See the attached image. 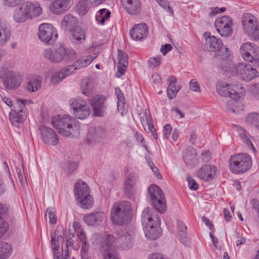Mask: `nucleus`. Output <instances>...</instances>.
I'll list each match as a JSON object with an SVG mask.
<instances>
[{
	"label": "nucleus",
	"instance_id": "f257e3e1",
	"mask_svg": "<svg viewBox=\"0 0 259 259\" xmlns=\"http://www.w3.org/2000/svg\"><path fill=\"white\" fill-rule=\"evenodd\" d=\"M44 55L52 63H55L62 62L69 63L77 57V54L74 50L66 48L62 45H56L52 49H46Z\"/></svg>",
	"mask_w": 259,
	"mask_h": 259
},
{
	"label": "nucleus",
	"instance_id": "f03ea898",
	"mask_svg": "<svg viewBox=\"0 0 259 259\" xmlns=\"http://www.w3.org/2000/svg\"><path fill=\"white\" fill-rule=\"evenodd\" d=\"M223 69L230 72L233 75L239 76L243 80L249 81L259 76L257 70L253 68L250 64L239 63L235 65L232 62H229L227 65H224Z\"/></svg>",
	"mask_w": 259,
	"mask_h": 259
},
{
	"label": "nucleus",
	"instance_id": "7ed1b4c3",
	"mask_svg": "<svg viewBox=\"0 0 259 259\" xmlns=\"http://www.w3.org/2000/svg\"><path fill=\"white\" fill-rule=\"evenodd\" d=\"M229 167L232 172L241 174L248 171L252 166V159L246 153L232 155L229 159Z\"/></svg>",
	"mask_w": 259,
	"mask_h": 259
},
{
	"label": "nucleus",
	"instance_id": "20e7f679",
	"mask_svg": "<svg viewBox=\"0 0 259 259\" xmlns=\"http://www.w3.org/2000/svg\"><path fill=\"white\" fill-rule=\"evenodd\" d=\"M205 48L209 52H217L215 56L220 59L227 60L230 56L228 49L224 46L221 39L213 35L205 41Z\"/></svg>",
	"mask_w": 259,
	"mask_h": 259
},
{
	"label": "nucleus",
	"instance_id": "39448f33",
	"mask_svg": "<svg viewBox=\"0 0 259 259\" xmlns=\"http://www.w3.org/2000/svg\"><path fill=\"white\" fill-rule=\"evenodd\" d=\"M148 191L153 207L159 212L164 213L166 208V205L162 190L158 186L152 185L148 188Z\"/></svg>",
	"mask_w": 259,
	"mask_h": 259
},
{
	"label": "nucleus",
	"instance_id": "423d86ee",
	"mask_svg": "<svg viewBox=\"0 0 259 259\" xmlns=\"http://www.w3.org/2000/svg\"><path fill=\"white\" fill-rule=\"evenodd\" d=\"M131 208V203L128 201H122L116 203L111 211L112 222L118 225L123 224L127 219Z\"/></svg>",
	"mask_w": 259,
	"mask_h": 259
},
{
	"label": "nucleus",
	"instance_id": "0eeeda50",
	"mask_svg": "<svg viewBox=\"0 0 259 259\" xmlns=\"http://www.w3.org/2000/svg\"><path fill=\"white\" fill-rule=\"evenodd\" d=\"M30 100L18 98L15 101V106L9 113V118L12 124L17 125L23 122L26 118L25 105L30 104Z\"/></svg>",
	"mask_w": 259,
	"mask_h": 259
},
{
	"label": "nucleus",
	"instance_id": "6e6552de",
	"mask_svg": "<svg viewBox=\"0 0 259 259\" xmlns=\"http://www.w3.org/2000/svg\"><path fill=\"white\" fill-rule=\"evenodd\" d=\"M242 23L244 31L254 40L259 39L258 25L256 18L250 13H246L242 17Z\"/></svg>",
	"mask_w": 259,
	"mask_h": 259
},
{
	"label": "nucleus",
	"instance_id": "1a4fd4ad",
	"mask_svg": "<svg viewBox=\"0 0 259 259\" xmlns=\"http://www.w3.org/2000/svg\"><path fill=\"white\" fill-rule=\"evenodd\" d=\"M218 93L223 97H242L245 95V89L242 85H231L228 84L217 86Z\"/></svg>",
	"mask_w": 259,
	"mask_h": 259
},
{
	"label": "nucleus",
	"instance_id": "9d476101",
	"mask_svg": "<svg viewBox=\"0 0 259 259\" xmlns=\"http://www.w3.org/2000/svg\"><path fill=\"white\" fill-rule=\"evenodd\" d=\"M70 107L74 116L80 119L87 118L90 114V108L86 101L81 98H74L70 101Z\"/></svg>",
	"mask_w": 259,
	"mask_h": 259
},
{
	"label": "nucleus",
	"instance_id": "9b49d317",
	"mask_svg": "<svg viewBox=\"0 0 259 259\" xmlns=\"http://www.w3.org/2000/svg\"><path fill=\"white\" fill-rule=\"evenodd\" d=\"M0 77L4 87L8 90L17 89L21 84L20 76L15 72L10 70H2Z\"/></svg>",
	"mask_w": 259,
	"mask_h": 259
},
{
	"label": "nucleus",
	"instance_id": "f8f14e48",
	"mask_svg": "<svg viewBox=\"0 0 259 259\" xmlns=\"http://www.w3.org/2000/svg\"><path fill=\"white\" fill-rule=\"evenodd\" d=\"M214 25L218 33L223 37H229L232 34V21L231 17L225 15L217 18Z\"/></svg>",
	"mask_w": 259,
	"mask_h": 259
},
{
	"label": "nucleus",
	"instance_id": "ddd939ff",
	"mask_svg": "<svg viewBox=\"0 0 259 259\" xmlns=\"http://www.w3.org/2000/svg\"><path fill=\"white\" fill-rule=\"evenodd\" d=\"M63 123H64L63 116L57 115L52 118V124L54 127L58 130L60 135L64 137H70L71 135L75 137L79 134L80 127L78 123H74V127L72 130V131L65 130L62 128V126H63Z\"/></svg>",
	"mask_w": 259,
	"mask_h": 259
},
{
	"label": "nucleus",
	"instance_id": "4468645a",
	"mask_svg": "<svg viewBox=\"0 0 259 259\" xmlns=\"http://www.w3.org/2000/svg\"><path fill=\"white\" fill-rule=\"evenodd\" d=\"M38 35L40 40L47 44H52L54 39L57 37L56 30L49 23H44L39 26Z\"/></svg>",
	"mask_w": 259,
	"mask_h": 259
},
{
	"label": "nucleus",
	"instance_id": "2eb2a0df",
	"mask_svg": "<svg viewBox=\"0 0 259 259\" xmlns=\"http://www.w3.org/2000/svg\"><path fill=\"white\" fill-rule=\"evenodd\" d=\"M41 139L46 144L55 146L59 142V137L55 132L50 127L41 125L39 127Z\"/></svg>",
	"mask_w": 259,
	"mask_h": 259
},
{
	"label": "nucleus",
	"instance_id": "dca6fc26",
	"mask_svg": "<svg viewBox=\"0 0 259 259\" xmlns=\"http://www.w3.org/2000/svg\"><path fill=\"white\" fill-rule=\"evenodd\" d=\"M117 238V247L123 249H129L133 246L134 243V233L132 231L118 232Z\"/></svg>",
	"mask_w": 259,
	"mask_h": 259
},
{
	"label": "nucleus",
	"instance_id": "f3484780",
	"mask_svg": "<svg viewBox=\"0 0 259 259\" xmlns=\"http://www.w3.org/2000/svg\"><path fill=\"white\" fill-rule=\"evenodd\" d=\"M72 0H54L50 6V11L56 15L66 12L71 6Z\"/></svg>",
	"mask_w": 259,
	"mask_h": 259
},
{
	"label": "nucleus",
	"instance_id": "a211bd4d",
	"mask_svg": "<svg viewBox=\"0 0 259 259\" xmlns=\"http://www.w3.org/2000/svg\"><path fill=\"white\" fill-rule=\"evenodd\" d=\"M148 28L145 23L135 25L130 31V35L133 39L141 40L147 36Z\"/></svg>",
	"mask_w": 259,
	"mask_h": 259
},
{
	"label": "nucleus",
	"instance_id": "6ab92c4d",
	"mask_svg": "<svg viewBox=\"0 0 259 259\" xmlns=\"http://www.w3.org/2000/svg\"><path fill=\"white\" fill-rule=\"evenodd\" d=\"M216 171L215 166L205 165L198 170L197 175L200 179L204 181H210L213 179Z\"/></svg>",
	"mask_w": 259,
	"mask_h": 259
},
{
	"label": "nucleus",
	"instance_id": "aec40b11",
	"mask_svg": "<svg viewBox=\"0 0 259 259\" xmlns=\"http://www.w3.org/2000/svg\"><path fill=\"white\" fill-rule=\"evenodd\" d=\"M106 135V130L105 128L101 126H97L90 127L87 138L90 142H94L104 138Z\"/></svg>",
	"mask_w": 259,
	"mask_h": 259
},
{
	"label": "nucleus",
	"instance_id": "412c9836",
	"mask_svg": "<svg viewBox=\"0 0 259 259\" xmlns=\"http://www.w3.org/2000/svg\"><path fill=\"white\" fill-rule=\"evenodd\" d=\"M141 217L142 223L144 227L158 222V215L153 208L148 207L145 208L142 213Z\"/></svg>",
	"mask_w": 259,
	"mask_h": 259
},
{
	"label": "nucleus",
	"instance_id": "4be33fe9",
	"mask_svg": "<svg viewBox=\"0 0 259 259\" xmlns=\"http://www.w3.org/2000/svg\"><path fill=\"white\" fill-rule=\"evenodd\" d=\"M105 217V214L103 212L96 211L85 215L83 220L88 225L97 226L102 223Z\"/></svg>",
	"mask_w": 259,
	"mask_h": 259
},
{
	"label": "nucleus",
	"instance_id": "5701e85b",
	"mask_svg": "<svg viewBox=\"0 0 259 259\" xmlns=\"http://www.w3.org/2000/svg\"><path fill=\"white\" fill-rule=\"evenodd\" d=\"M125 10L131 15H138L141 11L139 0H121Z\"/></svg>",
	"mask_w": 259,
	"mask_h": 259
},
{
	"label": "nucleus",
	"instance_id": "b1692460",
	"mask_svg": "<svg viewBox=\"0 0 259 259\" xmlns=\"http://www.w3.org/2000/svg\"><path fill=\"white\" fill-rule=\"evenodd\" d=\"M243 98H230L226 103L225 108L229 112L238 113L243 110Z\"/></svg>",
	"mask_w": 259,
	"mask_h": 259
},
{
	"label": "nucleus",
	"instance_id": "393cba45",
	"mask_svg": "<svg viewBox=\"0 0 259 259\" xmlns=\"http://www.w3.org/2000/svg\"><path fill=\"white\" fill-rule=\"evenodd\" d=\"M144 116L145 117H144V116H141V121L143 126L145 124H147V128L146 129L145 128V131L147 132L151 133L154 137V139L157 140L158 136L153 123V120L150 115V110L148 109H146L145 110Z\"/></svg>",
	"mask_w": 259,
	"mask_h": 259
},
{
	"label": "nucleus",
	"instance_id": "a878e982",
	"mask_svg": "<svg viewBox=\"0 0 259 259\" xmlns=\"http://www.w3.org/2000/svg\"><path fill=\"white\" fill-rule=\"evenodd\" d=\"M118 60L117 64V72L116 77L119 78L124 74V71L128 65L127 55L120 50H118Z\"/></svg>",
	"mask_w": 259,
	"mask_h": 259
},
{
	"label": "nucleus",
	"instance_id": "bb28decb",
	"mask_svg": "<svg viewBox=\"0 0 259 259\" xmlns=\"http://www.w3.org/2000/svg\"><path fill=\"white\" fill-rule=\"evenodd\" d=\"M137 178L133 174H130L124 182V192L128 197H131L134 193V187L136 184Z\"/></svg>",
	"mask_w": 259,
	"mask_h": 259
},
{
	"label": "nucleus",
	"instance_id": "cd10ccee",
	"mask_svg": "<svg viewBox=\"0 0 259 259\" xmlns=\"http://www.w3.org/2000/svg\"><path fill=\"white\" fill-rule=\"evenodd\" d=\"M29 19L32 17H36L40 15L42 13V8L39 4L37 3H32L25 2L24 3Z\"/></svg>",
	"mask_w": 259,
	"mask_h": 259
},
{
	"label": "nucleus",
	"instance_id": "c85d7f7f",
	"mask_svg": "<svg viewBox=\"0 0 259 259\" xmlns=\"http://www.w3.org/2000/svg\"><path fill=\"white\" fill-rule=\"evenodd\" d=\"M144 231L145 236L150 240L157 239L160 236L161 233L160 228L155 226V224L144 226Z\"/></svg>",
	"mask_w": 259,
	"mask_h": 259
},
{
	"label": "nucleus",
	"instance_id": "c756f323",
	"mask_svg": "<svg viewBox=\"0 0 259 259\" xmlns=\"http://www.w3.org/2000/svg\"><path fill=\"white\" fill-rule=\"evenodd\" d=\"M94 83L91 78H84L81 83V89L83 95L88 97L92 96L95 93Z\"/></svg>",
	"mask_w": 259,
	"mask_h": 259
},
{
	"label": "nucleus",
	"instance_id": "7c9ffc66",
	"mask_svg": "<svg viewBox=\"0 0 259 259\" xmlns=\"http://www.w3.org/2000/svg\"><path fill=\"white\" fill-rule=\"evenodd\" d=\"M105 98H92L91 103L93 108L94 114L98 116H102L105 108L104 103Z\"/></svg>",
	"mask_w": 259,
	"mask_h": 259
},
{
	"label": "nucleus",
	"instance_id": "2f4dec72",
	"mask_svg": "<svg viewBox=\"0 0 259 259\" xmlns=\"http://www.w3.org/2000/svg\"><path fill=\"white\" fill-rule=\"evenodd\" d=\"M168 85L167 89L168 97H175L181 90V87L177 84V79L174 76L168 78Z\"/></svg>",
	"mask_w": 259,
	"mask_h": 259
},
{
	"label": "nucleus",
	"instance_id": "473e14b6",
	"mask_svg": "<svg viewBox=\"0 0 259 259\" xmlns=\"http://www.w3.org/2000/svg\"><path fill=\"white\" fill-rule=\"evenodd\" d=\"M71 41L74 44H81L85 39V33L84 30L79 26L75 27L71 31Z\"/></svg>",
	"mask_w": 259,
	"mask_h": 259
},
{
	"label": "nucleus",
	"instance_id": "72a5a7b5",
	"mask_svg": "<svg viewBox=\"0 0 259 259\" xmlns=\"http://www.w3.org/2000/svg\"><path fill=\"white\" fill-rule=\"evenodd\" d=\"M13 18L17 23H23L29 19L24 4L17 8L14 11Z\"/></svg>",
	"mask_w": 259,
	"mask_h": 259
},
{
	"label": "nucleus",
	"instance_id": "f704fd0d",
	"mask_svg": "<svg viewBox=\"0 0 259 259\" xmlns=\"http://www.w3.org/2000/svg\"><path fill=\"white\" fill-rule=\"evenodd\" d=\"M183 158L186 164L194 166L197 163L196 152L192 147H189L184 153Z\"/></svg>",
	"mask_w": 259,
	"mask_h": 259
},
{
	"label": "nucleus",
	"instance_id": "c9c22d12",
	"mask_svg": "<svg viewBox=\"0 0 259 259\" xmlns=\"http://www.w3.org/2000/svg\"><path fill=\"white\" fill-rule=\"evenodd\" d=\"M178 232L179 240L185 245L190 243V239L187 237V227L183 222L178 221Z\"/></svg>",
	"mask_w": 259,
	"mask_h": 259
},
{
	"label": "nucleus",
	"instance_id": "e433bc0d",
	"mask_svg": "<svg viewBox=\"0 0 259 259\" xmlns=\"http://www.w3.org/2000/svg\"><path fill=\"white\" fill-rule=\"evenodd\" d=\"M90 188L84 182H77L75 184L74 195L76 199L89 194Z\"/></svg>",
	"mask_w": 259,
	"mask_h": 259
},
{
	"label": "nucleus",
	"instance_id": "4c0bfd02",
	"mask_svg": "<svg viewBox=\"0 0 259 259\" xmlns=\"http://www.w3.org/2000/svg\"><path fill=\"white\" fill-rule=\"evenodd\" d=\"M11 37V31L6 23L0 21V46L5 45Z\"/></svg>",
	"mask_w": 259,
	"mask_h": 259
},
{
	"label": "nucleus",
	"instance_id": "58836bf2",
	"mask_svg": "<svg viewBox=\"0 0 259 259\" xmlns=\"http://www.w3.org/2000/svg\"><path fill=\"white\" fill-rule=\"evenodd\" d=\"M117 247V238L110 234H105L102 237L101 249Z\"/></svg>",
	"mask_w": 259,
	"mask_h": 259
},
{
	"label": "nucleus",
	"instance_id": "ea45409f",
	"mask_svg": "<svg viewBox=\"0 0 259 259\" xmlns=\"http://www.w3.org/2000/svg\"><path fill=\"white\" fill-rule=\"evenodd\" d=\"M41 78L38 76H32L29 79L26 86L29 92H35L40 88Z\"/></svg>",
	"mask_w": 259,
	"mask_h": 259
},
{
	"label": "nucleus",
	"instance_id": "a19ab883",
	"mask_svg": "<svg viewBox=\"0 0 259 259\" xmlns=\"http://www.w3.org/2000/svg\"><path fill=\"white\" fill-rule=\"evenodd\" d=\"M79 205L82 208L89 209L91 208L94 203L93 198L89 194L85 195L81 198L76 199Z\"/></svg>",
	"mask_w": 259,
	"mask_h": 259
},
{
	"label": "nucleus",
	"instance_id": "79ce46f5",
	"mask_svg": "<svg viewBox=\"0 0 259 259\" xmlns=\"http://www.w3.org/2000/svg\"><path fill=\"white\" fill-rule=\"evenodd\" d=\"M12 248L11 245L6 242H0V259H6L12 253Z\"/></svg>",
	"mask_w": 259,
	"mask_h": 259
},
{
	"label": "nucleus",
	"instance_id": "37998d69",
	"mask_svg": "<svg viewBox=\"0 0 259 259\" xmlns=\"http://www.w3.org/2000/svg\"><path fill=\"white\" fill-rule=\"evenodd\" d=\"M51 243L53 246V250L56 251L59 250V240H64V238L59 234V228L58 227L55 231L54 234H51Z\"/></svg>",
	"mask_w": 259,
	"mask_h": 259
},
{
	"label": "nucleus",
	"instance_id": "c03bdc74",
	"mask_svg": "<svg viewBox=\"0 0 259 259\" xmlns=\"http://www.w3.org/2000/svg\"><path fill=\"white\" fill-rule=\"evenodd\" d=\"M93 58L91 56L87 57H81L78 59L73 64L74 68H76V70L80 69L83 67L87 66L90 64L92 61Z\"/></svg>",
	"mask_w": 259,
	"mask_h": 259
},
{
	"label": "nucleus",
	"instance_id": "a18cd8bd",
	"mask_svg": "<svg viewBox=\"0 0 259 259\" xmlns=\"http://www.w3.org/2000/svg\"><path fill=\"white\" fill-rule=\"evenodd\" d=\"M117 247L101 249L104 259H119Z\"/></svg>",
	"mask_w": 259,
	"mask_h": 259
},
{
	"label": "nucleus",
	"instance_id": "49530a36",
	"mask_svg": "<svg viewBox=\"0 0 259 259\" xmlns=\"http://www.w3.org/2000/svg\"><path fill=\"white\" fill-rule=\"evenodd\" d=\"M245 60L249 62H254L255 65L259 66V48L256 46L252 50L251 53H249V56L246 57Z\"/></svg>",
	"mask_w": 259,
	"mask_h": 259
},
{
	"label": "nucleus",
	"instance_id": "de8ad7c7",
	"mask_svg": "<svg viewBox=\"0 0 259 259\" xmlns=\"http://www.w3.org/2000/svg\"><path fill=\"white\" fill-rule=\"evenodd\" d=\"M246 122L257 129H259V113L251 112L249 113L246 118Z\"/></svg>",
	"mask_w": 259,
	"mask_h": 259
},
{
	"label": "nucleus",
	"instance_id": "09e8293b",
	"mask_svg": "<svg viewBox=\"0 0 259 259\" xmlns=\"http://www.w3.org/2000/svg\"><path fill=\"white\" fill-rule=\"evenodd\" d=\"M77 23V19L71 14H67L64 16L61 21L63 27H72Z\"/></svg>",
	"mask_w": 259,
	"mask_h": 259
},
{
	"label": "nucleus",
	"instance_id": "8fccbe9b",
	"mask_svg": "<svg viewBox=\"0 0 259 259\" xmlns=\"http://www.w3.org/2000/svg\"><path fill=\"white\" fill-rule=\"evenodd\" d=\"M255 47L256 45L251 42L244 43L240 48V53L242 58L245 60L247 55H249V53H251L252 50Z\"/></svg>",
	"mask_w": 259,
	"mask_h": 259
},
{
	"label": "nucleus",
	"instance_id": "3c124183",
	"mask_svg": "<svg viewBox=\"0 0 259 259\" xmlns=\"http://www.w3.org/2000/svg\"><path fill=\"white\" fill-rule=\"evenodd\" d=\"M111 13L106 9H100L96 15V20L100 24H103L105 21L110 17Z\"/></svg>",
	"mask_w": 259,
	"mask_h": 259
},
{
	"label": "nucleus",
	"instance_id": "603ef678",
	"mask_svg": "<svg viewBox=\"0 0 259 259\" xmlns=\"http://www.w3.org/2000/svg\"><path fill=\"white\" fill-rule=\"evenodd\" d=\"M63 122L62 128L65 130L72 131L74 127V123H77L73 117L64 115L63 116Z\"/></svg>",
	"mask_w": 259,
	"mask_h": 259
},
{
	"label": "nucleus",
	"instance_id": "864d4df0",
	"mask_svg": "<svg viewBox=\"0 0 259 259\" xmlns=\"http://www.w3.org/2000/svg\"><path fill=\"white\" fill-rule=\"evenodd\" d=\"M62 166L67 173L71 174L77 169L78 164L76 162L68 161L63 163Z\"/></svg>",
	"mask_w": 259,
	"mask_h": 259
},
{
	"label": "nucleus",
	"instance_id": "5fc2aeb1",
	"mask_svg": "<svg viewBox=\"0 0 259 259\" xmlns=\"http://www.w3.org/2000/svg\"><path fill=\"white\" fill-rule=\"evenodd\" d=\"M117 105L118 111L122 115H123L124 113L126 112L128 105L126 103L125 98H118Z\"/></svg>",
	"mask_w": 259,
	"mask_h": 259
},
{
	"label": "nucleus",
	"instance_id": "6e6d98bb",
	"mask_svg": "<svg viewBox=\"0 0 259 259\" xmlns=\"http://www.w3.org/2000/svg\"><path fill=\"white\" fill-rule=\"evenodd\" d=\"M241 132L240 134L242 140L250 147L253 151L255 153L256 151L255 148H254L253 144L252 143L249 138L247 135L246 131L243 129L241 128Z\"/></svg>",
	"mask_w": 259,
	"mask_h": 259
},
{
	"label": "nucleus",
	"instance_id": "4d7b16f0",
	"mask_svg": "<svg viewBox=\"0 0 259 259\" xmlns=\"http://www.w3.org/2000/svg\"><path fill=\"white\" fill-rule=\"evenodd\" d=\"M76 9L78 13L81 15H84L86 14L88 9L84 0H80L78 2L76 5Z\"/></svg>",
	"mask_w": 259,
	"mask_h": 259
},
{
	"label": "nucleus",
	"instance_id": "13d9d810",
	"mask_svg": "<svg viewBox=\"0 0 259 259\" xmlns=\"http://www.w3.org/2000/svg\"><path fill=\"white\" fill-rule=\"evenodd\" d=\"M64 78V75H62V73L60 71L58 73H55L52 75L50 81L53 85H56L60 83Z\"/></svg>",
	"mask_w": 259,
	"mask_h": 259
},
{
	"label": "nucleus",
	"instance_id": "bf43d9fd",
	"mask_svg": "<svg viewBox=\"0 0 259 259\" xmlns=\"http://www.w3.org/2000/svg\"><path fill=\"white\" fill-rule=\"evenodd\" d=\"M161 62V57L158 56L150 58L148 60V64L150 67L154 68L160 64Z\"/></svg>",
	"mask_w": 259,
	"mask_h": 259
},
{
	"label": "nucleus",
	"instance_id": "052dcab7",
	"mask_svg": "<svg viewBox=\"0 0 259 259\" xmlns=\"http://www.w3.org/2000/svg\"><path fill=\"white\" fill-rule=\"evenodd\" d=\"M75 231L78 238L82 243L88 242L86 234L82 228L79 227L75 229Z\"/></svg>",
	"mask_w": 259,
	"mask_h": 259
},
{
	"label": "nucleus",
	"instance_id": "680f3d73",
	"mask_svg": "<svg viewBox=\"0 0 259 259\" xmlns=\"http://www.w3.org/2000/svg\"><path fill=\"white\" fill-rule=\"evenodd\" d=\"M76 70V68H74V66L70 65L68 66L65 69H63L60 70V72L62 73V75H64V78L70 75H71Z\"/></svg>",
	"mask_w": 259,
	"mask_h": 259
},
{
	"label": "nucleus",
	"instance_id": "e2e57ef3",
	"mask_svg": "<svg viewBox=\"0 0 259 259\" xmlns=\"http://www.w3.org/2000/svg\"><path fill=\"white\" fill-rule=\"evenodd\" d=\"M8 228V223L0 217V235L3 236L7 231Z\"/></svg>",
	"mask_w": 259,
	"mask_h": 259
},
{
	"label": "nucleus",
	"instance_id": "0e129e2a",
	"mask_svg": "<svg viewBox=\"0 0 259 259\" xmlns=\"http://www.w3.org/2000/svg\"><path fill=\"white\" fill-rule=\"evenodd\" d=\"M187 180L188 182L189 188L192 190H197L199 187L196 181L193 179L190 176L187 177Z\"/></svg>",
	"mask_w": 259,
	"mask_h": 259
},
{
	"label": "nucleus",
	"instance_id": "69168bd1",
	"mask_svg": "<svg viewBox=\"0 0 259 259\" xmlns=\"http://www.w3.org/2000/svg\"><path fill=\"white\" fill-rule=\"evenodd\" d=\"M54 212H55L53 210L50 208H48L46 210V215L48 216L50 222L51 224H56L57 222L56 215Z\"/></svg>",
	"mask_w": 259,
	"mask_h": 259
},
{
	"label": "nucleus",
	"instance_id": "338daca9",
	"mask_svg": "<svg viewBox=\"0 0 259 259\" xmlns=\"http://www.w3.org/2000/svg\"><path fill=\"white\" fill-rule=\"evenodd\" d=\"M172 131L171 126L169 124H166L163 127V136L164 139H168Z\"/></svg>",
	"mask_w": 259,
	"mask_h": 259
},
{
	"label": "nucleus",
	"instance_id": "774afa93",
	"mask_svg": "<svg viewBox=\"0 0 259 259\" xmlns=\"http://www.w3.org/2000/svg\"><path fill=\"white\" fill-rule=\"evenodd\" d=\"M148 259H168L166 256L165 255L161 254V253H153L150 254Z\"/></svg>",
	"mask_w": 259,
	"mask_h": 259
}]
</instances>
